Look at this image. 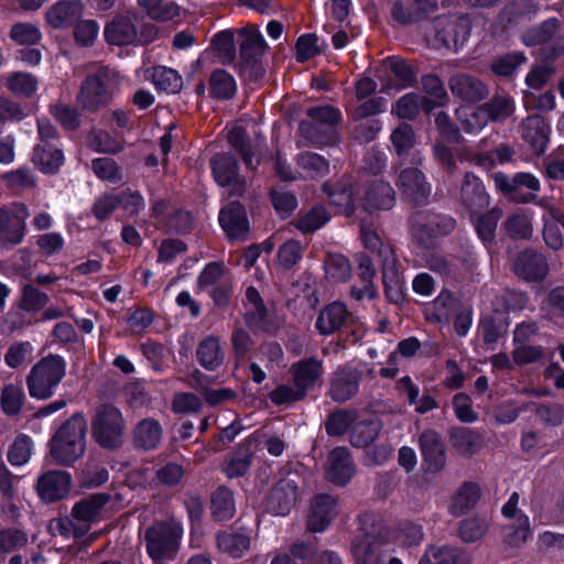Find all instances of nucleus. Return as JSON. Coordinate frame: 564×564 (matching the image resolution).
<instances>
[{"mask_svg":"<svg viewBox=\"0 0 564 564\" xmlns=\"http://www.w3.org/2000/svg\"><path fill=\"white\" fill-rule=\"evenodd\" d=\"M66 360L55 354L41 358L26 376V387L31 398L46 400L53 397L66 376Z\"/></svg>","mask_w":564,"mask_h":564,"instance_id":"1","label":"nucleus"},{"mask_svg":"<svg viewBox=\"0 0 564 564\" xmlns=\"http://www.w3.org/2000/svg\"><path fill=\"white\" fill-rule=\"evenodd\" d=\"M122 80L118 70L101 66L82 83L77 100L87 110H98L110 104Z\"/></svg>","mask_w":564,"mask_h":564,"instance_id":"2","label":"nucleus"},{"mask_svg":"<svg viewBox=\"0 0 564 564\" xmlns=\"http://www.w3.org/2000/svg\"><path fill=\"white\" fill-rule=\"evenodd\" d=\"M183 525L178 520L158 521L145 529L143 542L148 555L154 561H170L178 552L183 536Z\"/></svg>","mask_w":564,"mask_h":564,"instance_id":"3","label":"nucleus"},{"mask_svg":"<svg viewBox=\"0 0 564 564\" xmlns=\"http://www.w3.org/2000/svg\"><path fill=\"white\" fill-rule=\"evenodd\" d=\"M86 422L82 416L66 421L51 441V455L62 465L76 462L85 451Z\"/></svg>","mask_w":564,"mask_h":564,"instance_id":"4","label":"nucleus"},{"mask_svg":"<svg viewBox=\"0 0 564 564\" xmlns=\"http://www.w3.org/2000/svg\"><path fill=\"white\" fill-rule=\"evenodd\" d=\"M307 116L315 122H301L300 130L303 137L316 147L335 144V126L341 119L339 110L332 106L314 107L307 110Z\"/></svg>","mask_w":564,"mask_h":564,"instance_id":"5","label":"nucleus"},{"mask_svg":"<svg viewBox=\"0 0 564 564\" xmlns=\"http://www.w3.org/2000/svg\"><path fill=\"white\" fill-rule=\"evenodd\" d=\"M124 420L116 406L104 404L96 410L93 433L98 444L105 448H116L122 443Z\"/></svg>","mask_w":564,"mask_h":564,"instance_id":"6","label":"nucleus"},{"mask_svg":"<svg viewBox=\"0 0 564 564\" xmlns=\"http://www.w3.org/2000/svg\"><path fill=\"white\" fill-rule=\"evenodd\" d=\"M519 494L512 492L501 509L508 520L503 528V541L511 547H521L532 536L530 519L519 509Z\"/></svg>","mask_w":564,"mask_h":564,"instance_id":"7","label":"nucleus"},{"mask_svg":"<svg viewBox=\"0 0 564 564\" xmlns=\"http://www.w3.org/2000/svg\"><path fill=\"white\" fill-rule=\"evenodd\" d=\"M436 23V37L448 50L458 51L469 37L471 23L466 15L441 18Z\"/></svg>","mask_w":564,"mask_h":564,"instance_id":"8","label":"nucleus"},{"mask_svg":"<svg viewBox=\"0 0 564 564\" xmlns=\"http://www.w3.org/2000/svg\"><path fill=\"white\" fill-rule=\"evenodd\" d=\"M210 165L216 183L223 187L231 186L230 195L241 196L245 193L246 181L239 177V166L232 155L219 153L213 158Z\"/></svg>","mask_w":564,"mask_h":564,"instance_id":"9","label":"nucleus"},{"mask_svg":"<svg viewBox=\"0 0 564 564\" xmlns=\"http://www.w3.org/2000/svg\"><path fill=\"white\" fill-rule=\"evenodd\" d=\"M519 133L534 154L541 155L546 151L551 127L543 117L534 115L523 119L519 127Z\"/></svg>","mask_w":564,"mask_h":564,"instance_id":"10","label":"nucleus"},{"mask_svg":"<svg viewBox=\"0 0 564 564\" xmlns=\"http://www.w3.org/2000/svg\"><path fill=\"white\" fill-rule=\"evenodd\" d=\"M219 224L229 239L246 240L249 221L243 206L238 202L227 204L219 213Z\"/></svg>","mask_w":564,"mask_h":564,"instance_id":"11","label":"nucleus"},{"mask_svg":"<svg viewBox=\"0 0 564 564\" xmlns=\"http://www.w3.org/2000/svg\"><path fill=\"white\" fill-rule=\"evenodd\" d=\"M72 477L64 470H51L43 474L36 484V490L43 501L52 502L67 496Z\"/></svg>","mask_w":564,"mask_h":564,"instance_id":"12","label":"nucleus"},{"mask_svg":"<svg viewBox=\"0 0 564 564\" xmlns=\"http://www.w3.org/2000/svg\"><path fill=\"white\" fill-rule=\"evenodd\" d=\"M460 200L471 217L473 215L481 213L489 206V195L482 182L473 173H466L464 176Z\"/></svg>","mask_w":564,"mask_h":564,"instance_id":"13","label":"nucleus"},{"mask_svg":"<svg viewBox=\"0 0 564 564\" xmlns=\"http://www.w3.org/2000/svg\"><path fill=\"white\" fill-rule=\"evenodd\" d=\"M84 12L79 0H59L46 11V22L54 29H67L77 23Z\"/></svg>","mask_w":564,"mask_h":564,"instance_id":"14","label":"nucleus"},{"mask_svg":"<svg viewBox=\"0 0 564 564\" xmlns=\"http://www.w3.org/2000/svg\"><path fill=\"white\" fill-rule=\"evenodd\" d=\"M290 372L293 384L306 394L324 376L323 361L317 358H305L294 362Z\"/></svg>","mask_w":564,"mask_h":564,"instance_id":"15","label":"nucleus"},{"mask_svg":"<svg viewBox=\"0 0 564 564\" xmlns=\"http://www.w3.org/2000/svg\"><path fill=\"white\" fill-rule=\"evenodd\" d=\"M336 516L337 502L335 498L329 495H318L312 502L307 528L313 532H323Z\"/></svg>","mask_w":564,"mask_h":564,"instance_id":"16","label":"nucleus"},{"mask_svg":"<svg viewBox=\"0 0 564 564\" xmlns=\"http://www.w3.org/2000/svg\"><path fill=\"white\" fill-rule=\"evenodd\" d=\"M437 8V0H401L393 4L391 14L402 24L419 21Z\"/></svg>","mask_w":564,"mask_h":564,"instance_id":"17","label":"nucleus"},{"mask_svg":"<svg viewBox=\"0 0 564 564\" xmlns=\"http://www.w3.org/2000/svg\"><path fill=\"white\" fill-rule=\"evenodd\" d=\"M297 498V485L292 479L280 480L271 490L268 509L276 516H286Z\"/></svg>","mask_w":564,"mask_h":564,"instance_id":"18","label":"nucleus"},{"mask_svg":"<svg viewBox=\"0 0 564 564\" xmlns=\"http://www.w3.org/2000/svg\"><path fill=\"white\" fill-rule=\"evenodd\" d=\"M360 372L351 367L338 368L330 384L329 394L336 402L352 398L359 387Z\"/></svg>","mask_w":564,"mask_h":564,"instance_id":"19","label":"nucleus"},{"mask_svg":"<svg viewBox=\"0 0 564 564\" xmlns=\"http://www.w3.org/2000/svg\"><path fill=\"white\" fill-rule=\"evenodd\" d=\"M397 185L402 193L415 204H420L430 195V186L425 177L417 169H404L401 171Z\"/></svg>","mask_w":564,"mask_h":564,"instance_id":"20","label":"nucleus"},{"mask_svg":"<svg viewBox=\"0 0 564 564\" xmlns=\"http://www.w3.org/2000/svg\"><path fill=\"white\" fill-rule=\"evenodd\" d=\"M105 37L111 45H130L137 42L138 30L130 15H118L105 28Z\"/></svg>","mask_w":564,"mask_h":564,"instance_id":"21","label":"nucleus"},{"mask_svg":"<svg viewBox=\"0 0 564 564\" xmlns=\"http://www.w3.org/2000/svg\"><path fill=\"white\" fill-rule=\"evenodd\" d=\"M64 152L54 143H37L31 161L44 174H55L64 164Z\"/></svg>","mask_w":564,"mask_h":564,"instance_id":"22","label":"nucleus"},{"mask_svg":"<svg viewBox=\"0 0 564 564\" xmlns=\"http://www.w3.org/2000/svg\"><path fill=\"white\" fill-rule=\"evenodd\" d=\"M395 196L392 186L383 181L371 183L364 197V208L373 213L377 210H387L394 205Z\"/></svg>","mask_w":564,"mask_h":564,"instance_id":"23","label":"nucleus"},{"mask_svg":"<svg viewBox=\"0 0 564 564\" xmlns=\"http://www.w3.org/2000/svg\"><path fill=\"white\" fill-rule=\"evenodd\" d=\"M420 445L429 469L432 471L440 470L446 460L444 444L440 434L432 430L424 431L420 437Z\"/></svg>","mask_w":564,"mask_h":564,"instance_id":"24","label":"nucleus"},{"mask_svg":"<svg viewBox=\"0 0 564 564\" xmlns=\"http://www.w3.org/2000/svg\"><path fill=\"white\" fill-rule=\"evenodd\" d=\"M448 85L453 95L467 101H478L488 95L487 87L479 79L466 74L451 77Z\"/></svg>","mask_w":564,"mask_h":564,"instance_id":"25","label":"nucleus"},{"mask_svg":"<svg viewBox=\"0 0 564 564\" xmlns=\"http://www.w3.org/2000/svg\"><path fill=\"white\" fill-rule=\"evenodd\" d=\"M217 547L232 558L242 557L250 549L249 534L240 530L229 529L216 535Z\"/></svg>","mask_w":564,"mask_h":564,"instance_id":"26","label":"nucleus"},{"mask_svg":"<svg viewBox=\"0 0 564 564\" xmlns=\"http://www.w3.org/2000/svg\"><path fill=\"white\" fill-rule=\"evenodd\" d=\"M513 271L525 280H541L546 274L547 264L542 254L534 251H524L514 260Z\"/></svg>","mask_w":564,"mask_h":564,"instance_id":"27","label":"nucleus"},{"mask_svg":"<svg viewBox=\"0 0 564 564\" xmlns=\"http://www.w3.org/2000/svg\"><path fill=\"white\" fill-rule=\"evenodd\" d=\"M327 474L330 481L336 485H345L350 480L354 465L346 447H336L330 452Z\"/></svg>","mask_w":564,"mask_h":564,"instance_id":"28","label":"nucleus"},{"mask_svg":"<svg viewBox=\"0 0 564 564\" xmlns=\"http://www.w3.org/2000/svg\"><path fill=\"white\" fill-rule=\"evenodd\" d=\"M419 564H470V562L468 555L458 547L430 545L425 549Z\"/></svg>","mask_w":564,"mask_h":564,"instance_id":"29","label":"nucleus"},{"mask_svg":"<svg viewBox=\"0 0 564 564\" xmlns=\"http://www.w3.org/2000/svg\"><path fill=\"white\" fill-rule=\"evenodd\" d=\"M196 357L204 369L208 371L217 370L225 360V352L219 338L209 335L200 340L196 349Z\"/></svg>","mask_w":564,"mask_h":564,"instance_id":"30","label":"nucleus"},{"mask_svg":"<svg viewBox=\"0 0 564 564\" xmlns=\"http://www.w3.org/2000/svg\"><path fill=\"white\" fill-rule=\"evenodd\" d=\"M347 316L346 305L341 302H333L319 312L316 329L321 335H330L344 324Z\"/></svg>","mask_w":564,"mask_h":564,"instance_id":"31","label":"nucleus"},{"mask_svg":"<svg viewBox=\"0 0 564 564\" xmlns=\"http://www.w3.org/2000/svg\"><path fill=\"white\" fill-rule=\"evenodd\" d=\"M480 497V489L474 482H466L453 495L448 511L458 517L474 508Z\"/></svg>","mask_w":564,"mask_h":564,"instance_id":"32","label":"nucleus"},{"mask_svg":"<svg viewBox=\"0 0 564 564\" xmlns=\"http://www.w3.org/2000/svg\"><path fill=\"white\" fill-rule=\"evenodd\" d=\"M162 438V427L153 419H144L134 429L133 442L137 447L143 449L155 448Z\"/></svg>","mask_w":564,"mask_h":564,"instance_id":"33","label":"nucleus"},{"mask_svg":"<svg viewBox=\"0 0 564 564\" xmlns=\"http://www.w3.org/2000/svg\"><path fill=\"white\" fill-rule=\"evenodd\" d=\"M424 108L426 111L432 109L430 101L415 93H409L400 97L391 109V113L400 119H414L420 109Z\"/></svg>","mask_w":564,"mask_h":564,"instance_id":"34","label":"nucleus"},{"mask_svg":"<svg viewBox=\"0 0 564 564\" xmlns=\"http://www.w3.org/2000/svg\"><path fill=\"white\" fill-rule=\"evenodd\" d=\"M390 78L384 84V88H395L398 90L411 87L415 82L413 68L404 61L391 58L388 62Z\"/></svg>","mask_w":564,"mask_h":564,"instance_id":"35","label":"nucleus"},{"mask_svg":"<svg viewBox=\"0 0 564 564\" xmlns=\"http://www.w3.org/2000/svg\"><path fill=\"white\" fill-rule=\"evenodd\" d=\"M456 117L467 133H478L488 123V116L482 106H462L457 108Z\"/></svg>","mask_w":564,"mask_h":564,"instance_id":"36","label":"nucleus"},{"mask_svg":"<svg viewBox=\"0 0 564 564\" xmlns=\"http://www.w3.org/2000/svg\"><path fill=\"white\" fill-rule=\"evenodd\" d=\"M109 497L107 495H93L91 497L79 501L73 508V512L75 517H78L79 520H83L90 527L93 522H95L102 509V507L108 502Z\"/></svg>","mask_w":564,"mask_h":564,"instance_id":"37","label":"nucleus"},{"mask_svg":"<svg viewBox=\"0 0 564 564\" xmlns=\"http://www.w3.org/2000/svg\"><path fill=\"white\" fill-rule=\"evenodd\" d=\"M209 90L217 99H229L237 90L236 80L227 70L215 69L209 77Z\"/></svg>","mask_w":564,"mask_h":564,"instance_id":"38","label":"nucleus"},{"mask_svg":"<svg viewBox=\"0 0 564 564\" xmlns=\"http://www.w3.org/2000/svg\"><path fill=\"white\" fill-rule=\"evenodd\" d=\"M139 6L149 18L156 21H170L180 14V7L172 1L138 0Z\"/></svg>","mask_w":564,"mask_h":564,"instance_id":"39","label":"nucleus"},{"mask_svg":"<svg viewBox=\"0 0 564 564\" xmlns=\"http://www.w3.org/2000/svg\"><path fill=\"white\" fill-rule=\"evenodd\" d=\"M382 275L387 296L390 299V301L398 303L403 296V283L395 267L394 259H384Z\"/></svg>","mask_w":564,"mask_h":564,"instance_id":"40","label":"nucleus"},{"mask_svg":"<svg viewBox=\"0 0 564 564\" xmlns=\"http://www.w3.org/2000/svg\"><path fill=\"white\" fill-rule=\"evenodd\" d=\"M329 218V214L324 206H315L310 210L300 214L295 226L304 234L314 232L322 228Z\"/></svg>","mask_w":564,"mask_h":564,"instance_id":"41","label":"nucleus"},{"mask_svg":"<svg viewBox=\"0 0 564 564\" xmlns=\"http://www.w3.org/2000/svg\"><path fill=\"white\" fill-rule=\"evenodd\" d=\"M381 425L378 421L359 422L352 427L350 443L355 447H364L366 452L379 435Z\"/></svg>","mask_w":564,"mask_h":564,"instance_id":"42","label":"nucleus"},{"mask_svg":"<svg viewBox=\"0 0 564 564\" xmlns=\"http://www.w3.org/2000/svg\"><path fill=\"white\" fill-rule=\"evenodd\" d=\"M152 77L156 88L169 94H176L183 87L182 76L175 69L166 66L155 67Z\"/></svg>","mask_w":564,"mask_h":564,"instance_id":"43","label":"nucleus"},{"mask_svg":"<svg viewBox=\"0 0 564 564\" xmlns=\"http://www.w3.org/2000/svg\"><path fill=\"white\" fill-rule=\"evenodd\" d=\"M247 312L246 319L251 326H262L267 317V308L263 305L262 299L258 290L249 286L246 290Z\"/></svg>","mask_w":564,"mask_h":564,"instance_id":"44","label":"nucleus"},{"mask_svg":"<svg viewBox=\"0 0 564 564\" xmlns=\"http://www.w3.org/2000/svg\"><path fill=\"white\" fill-rule=\"evenodd\" d=\"M488 121H503L514 111V100L508 95H496L490 101L482 105Z\"/></svg>","mask_w":564,"mask_h":564,"instance_id":"45","label":"nucleus"},{"mask_svg":"<svg viewBox=\"0 0 564 564\" xmlns=\"http://www.w3.org/2000/svg\"><path fill=\"white\" fill-rule=\"evenodd\" d=\"M212 510L219 521L232 518L236 511L232 492L227 488H218L212 498Z\"/></svg>","mask_w":564,"mask_h":564,"instance_id":"46","label":"nucleus"},{"mask_svg":"<svg viewBox=\"0 0 564 564\" xmlns=\"http://www.w3.org/2000/svg\"><path fill=\"white\" fill-rule=\"evenodd\" d=\"M297 166L302 170L304 177H319L328 172V162L319 154L303 153L296 159Z\"/></svg>","mask_w":564,"mask_h":564,"instance_id":"47","label":"nucleus"},{"mask_svg":"<svg viewBox=\"0 0 564 564\" xmlns=\"http://www.w3.org/2000/svg\"><path fill=\"white\" fill-rule=\"evenodd\" d=\"M7 86L17 96L30 97L37 90L39 82L32 74L15 72L8 76Z\"/></svg>","mask_w":564,"mask_h":564,"instance_id":"48","label":"nucleus"},{"mask_svg":"<svg viewBox=\"0 0 564 564\" xmlns=\"http://www.w3.org/2000/svg\"><path fill=\"white\" fill-rule=\"evenodd\" d=\"M390 140L399 156L406 154L416 144V137L412 126L404 122L400 123L391 132Z\"/></svg>","mask_w":564,"mask_h":564,"instance_id":"49","label":"nucleus"},{"mask_svg":"<svg viewBox=\"0 0 564 564\" xmlns=\"http://www.w3.org/2000/svg\"><path fill=\"white\" fill-rule=\"evenodd\" d=\"M25 395L23 389L15 384H7L2 389L0 405L7 415H17L21 412Z\"/></svg>","mask_w":564,"mask_h":564,"instance_id":"50","label":"nucleus"},{"mask_svg":"<svg viewBox=\"0 0 564 564\" xmlns=\"http://www.w3.org/2000/svg\"><path fill=\"white\" fill-rule=\"evenodd\" d=\"M453 445L462 453L473 455L482 445V438L476 432L469 429H457L452 433Z\"/></svg>","mask_w":564,"mask_h":564,"instance_id":"51","label":"nucleus"},{"mask_svg":"<svg viewBox=\"0 0 564 564\" xmlns=\"http://www.w3.org/2000/svg\"><path fill=\"white\" fill-rule=\"evenodd\" d=\"M229 143L241 154L242 161L248 169L254 170L258 161L253 162V154L247 142V134L242 127L235 126L228 132Z\"/></svg>","mask_w":564,"mask_h":564,"instance_id":"52","label":"nucleus"},{"mask_svg":"<svg viewBox=\"0 0 564 564\" xmlns=\"http://www.w3.org/2000/svg\"><path fill=\"white\" fill-rule=\"evenodd\" d=\"M508 235L517 239H527L532 235L531 216L525 210H520L510 216L506 224Z\"/></svg>","mask_w":564,"mask_h":564,"instance_id":"53","label":"nucleus"},{"mask_svg":"<svg viewBox=\"0 0 564 564\" xmlns=\"http://www.w3.org/2000/svg\"><path fill=\"white\" fill-rule=\"evenodd\" d=\"M265 41L260 34H248L240 44V56L247 64H256L265 52Z\"/></svg>","mask_w":564,"mask_h":564,"instance_id":"54","label":"nucleus"},{"mask_svg":"<svg viewBox=\"0 0 564 564\" xmlns=\"http://www.w3.org/2000/svg\"><path fill=\"white\" fill-rule=\"evenodd\" d=\"M33 449V442L30 436L21 434L17 436L8 453V460L13 466H22L26 464Z\"/></svg>","mask_w":564,"mask_h":564,"instance_id":"55","label":"nucleus"},{"mask_svg":"<svg viewBox=\"0 0 564 564\" xmlns=\"http://www.w3.org/2000/svg\"><path fill=\"white\" fill-rule=\"evenodd\" d=\"M558 26L557 19H549L539 26L529 30L523 36V42L528 46L546 43L552 39Z\"/></svg>","mask_w":564,"mask_h":564,"instance_id":"56","label":"nucleus"},{"mask_svg":"<svg viewBox=\"0 0 564 564\" xmlns=\"http://www.w3.org/2000/svg\"><path fill=\"white\" fill-rule=\"evenodd\" d=\"M90 167L94 174L110 183H118L121 181V172L117 162L111 158H97L91 161Z\"/></svg>","mask_w":564,"mask_h":564,"instance_id":"57","label":"nucleus"},{"mask_svg":"<svg viewBox=\"0 0 564 564\" xmlns=\"http://www.w3.org/2000/svg\"><path fill=\"white\" fill-rule=\"evenodd\" d=\"M501 216L502 210L499 207H494L478 218L476 223V231L484 242H491L495 237L497 224Z\"/></svg>","mask_w":564,"mask_h":564,"instance_id":"58","label":"nucleus"},{"mask_svg":"<svg viewBox=\"0 0 564 564\" xmlns=\"http://www.w3.org/2000/svg\"><path fill=\"white\" fill-rule=\"evenodd\" d=\"M325 271L334 281H346L351 272L349 260L341 254H329L325 260Z\"/></svg>","mask_w":564,"mask_h":564,"instance_id":"59","label":"nucleus"},{"mask_svg":"<svg viewBox=\"0 0 564 564\" xmlns=\"http://www.w3.org/2000/svg\"><path fill=\"white\" fill-rule=\"evenodd\" d=\"M212 44L223 63L234 61L236 48L231 30H224L215 34Z\"/></svg>","mask_w":564,"mask_h":564,"instance_id":"60","label":"nucleus"},{"mask_svg":"<svg viewBox=\"0 0 564 564\" xmlns=\"http://www.w3.org/2000/svg\"><path fill=\"white\" fill-rule=\"evenodd\" d=\"M89 529L90 527L83 520H79L78 517H75L73 511L70 517L61 518L56 522V530L65 538H82Z\"/></svg>","mask_w":564,"mask_h":564,"instance_id":"61","label":"nucleus"},{"mask_svg":"<svg viewBox=\"0 0 564 564\" xmlns=\"http://www.w3.org/2000/svg\"><path fill=\"white\" fill-rule=\"evenodd\" d=\"M47 301L48 297L45 293L32 285H26L22 292L20 308L25 312L36 313L47 304Z\"/></svg>","mask_w":564,"mask_h":564,"instance_id":"62","label":"nucleus"},{"mask_svg":"<svg viewBox=\"0 0 564 564\" xmlns=\"http://www.w3.org/2000/svg\"><path fill=\"white\" fill-rule=\"evenodd\" d=\"M10 37L19 45H33L41 41L42 33L30 23H18L12 26Z\"/></svg>","mask_w":564,"mask_h":564,"instance_id":"63","label":"nucleus"},{"mask_svg":"<svg viewBox=\"0 0 564 564\" xmlns=\"http://www.w3.org/2000/svg\"><path fill=\"white\" fill-rule=\"evenodd\" d=\"M527 61L523 53H510L498 57L491 64L492 72L498 76H511Z\"/></svg>","mask_w":564,"mask_h":564,"instance_id":"64","label":"nucleus"}]
</instances>
